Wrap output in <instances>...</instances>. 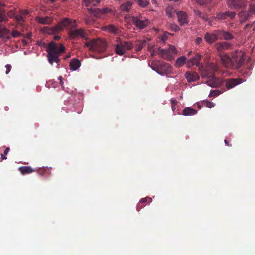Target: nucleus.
I'll return each mask as SVG.
<instances>
[{"instance_id": "2eb2a0df", "label": "nucleus", "mask_w": 255, "mask_h": 255, "mask_svg": "<svg viewBox=\"0 0 255 255\" xmlns=\"http://www.w3.org/2000/svg\"><path fill=\"white\" fill-rule=\"evenodd\" d=\"M177 15L178 17V21L180 26H183L188 23V16L185 12L181 11L177 12Z\"/></svg>"}, {"instance_id": "cd10ccee", "label": "nucleus", "mask_w": 255, "mask_h": 255, "mask_svg": "<svg viewBox=\"0 0 255 255\" xmlns=\"http://www.w3.org/2000/svg\"><path fill=\"white\" fill-rule=\"evenodd\" d=\"M36 20L38 23L42 24H50L52 22V19L49 17H37Z\"/></svg>"}, {"instance_id": "f3484780", "label": "nucleus", "mask_w": 255, "mask_h": 255, "mask_svg": "<svg viewBox=\"0 0 255 255\" xmlns=\"http://www.w3.org/2000/svg\"><path fill=\"white\" fill-rule=\"evenodd\" d=\"M4 2L5 0H0V23L6 22L8 20L5 11L2 10V8L5 6Z\"/></svg>"}, {"instance_id": "338daca9", "label": "nucleus", "mask_w": 255, "mask_h": 255, "mask_svg": "<svg viewBox=\"0 0 255 255\" xmlns=\"http://www.w3.org/2000/svg\"><path fill=\"white\" fill-rule=\"evenodd\" d=\"M253 30L254 31H255V22H254V27H253Z\"/></svg>"}, {"instance_id": "393cba45", "label": "nucleus", "mask_w": 255, "mask_h": 255, "mask_svg": "<svg viewBox=\"0 0 255 255\" xmlns=\"http://www.w3.org/2000/svg\"><path fill=\"white\" fill-rule=\"evenodd\" d=\"M100 2V0H82L83 6L89 7L90 6H96Z\"/></svg>"}, {"instance_id": "f8f14e48", "label": "nucleus", "mask_w": 255, "mask_h": 255, "mask_svg": "<svg viewBox=\"0 0 255 255\" xmlns=\"http://www.w3.org/2000/svg\"><path fill=\"white\" fill-rule=\"evenodd\" d=\"M228 6L233 9H239L245 7L247 4L244 0H228Z\"/></svg>"}, {"instance_id": "58836bf2", "label": "nucleus", "mask_w": 255, "mask_h": 255, "mask_svg": "<svg viewBox=\"0 0 255 255\" xmlns=\"http://www.w3.org/2000/svg\"><path fill=\"white\" fill-rule=\"evenodd\" d=\"M160 61H157V62H151V65H150V67L151 68L155 70V71H156L157 73H158V69H159V67H158V65H159V62Z\"/></svg>"}, {"instance_id": "09e8293b", "label": "nucleus", "mask_w": 255, "mask_h": 255, "mask_svg": "<svg viewBox=\"0 0 255 255\" xmlns=\"http://www.w3.org/2000/svg\"><path fill=\"white\" fill-rule=\"evenodd\" d=\"M202 41L203 40H202V38H201V37H197L196 39L195 43H196V44L199 45V44H200L202 42Z\"/></svg>"}, {"instance_id": "c03bdc74", "label": "nucleus", "mask_w": 255, "mask_h": 255, "mask_svg": "<svg viewBox=\"0 0 255 255\" xmlns=\"http://www.w3.org/2000/svg\"><path fill=\"white\" fill-rule=\"evenodd\" d=\"M148 200L149 202H151L152 200V198L150 197L143 198L140 200L139 203H141V204L145 203L147 202Z\"/></svg>"}, {"instance_id": "774afa93", "label": "nucleus", "mask_w": 255, "mask_h": 255, "mask_svg": "<svg viewBox=\"0 0 255 255\" xmlns=\"http://www.w3.org/2000/svg\"><path fill=\"white\" fill-rule=\"evenodd\" d=\"M191 53H192V51H190V52L188 53V55H190L191 54Z\"/></svg>"}, {"instance_id": "473e14b6", "label": "nucleus", "mask_w": 255, "mask_h": 255, "mask_svg": "<svg viewBox=\"0 0 255 255\" xmlns=\"http://www.w3.org/2000/svg\"><path fill=\"white\" fill-rule=\"evenodd\" d=\"M194 13L196 15L204 20H208V16L206 14L201 12L200 10H195Z\"/></svg>"}, {"instance_id": "9b49d317", "label": "nucleus", "mask_w": 255, "mask_h": 255, "mask_svg": "<svg viewBox=\"0 0 255 255\" xmlns=\"http://www.w3.org/2000/svg\"><path fill=\"white\" fill-rule=\"evenodd\" d=\"M207 43L211 44L219 39V30H214L212 32H207L204 36Z\"/></svg>"}, {"instance_id": "680f3d73", "label": "nucleus", "mask_w": 255, "mask_h": 255, "mask_svg": "<svg viewBox=\"0 0 255 255\" xmlns=\"http://www.w3.org/2000/svg\"><path fill=\"white\" fill-rule=\"evenodd\" d=\"M206 21L208 22L209 25H210V26L212 25V21L210 18H208V20H206Z\"/></svg>"}, {"instance_id": "9d476101", "label": "nucleus", "mask_w": 255, "mask_h": 255, "mask_svg": "<svg viewBox=\"0 0 255 255\" xmlns=\"http://www.w3.org/2000/svg\"><path fill=\"white\" fill-rule=\"evenodd\" d=\"M158 67L159 69H158V73L161 75H167L172 72V67L168 63L160 61L159 62Z\"/></svg>"}, {"instance_id": "4c0bfd02", "label": "nucleus", "mask_w": 255, "mask_h": 255, "mask_svg": "<svg viewBox=\"0 0 255 255\" xmlns=\"http://www.w3.org/2000/svg\"><path fill=\"white\" fill-rule=\"evenodd\" d=\"M169 35H173V34L170 33L168 32H165L161 36L160 39L162 41L164 42L167 40V38Z\"/></svg>"}, {"instance_id": "f704fd0d", "label": "nucleus", "mask_w": 255, "mask_h": 255, "mask_svg": "<svg viewBox=\"0 0 255 255\" xmlns=\"http://www.w3.org/2000/svg\"><path fill=\"white\" fill-rule=\"evenodd\" d=\"M126 50H130L133 47V44L130 41L122 42Z\"/></svg>"}, {"instance_id": "c9c22d12", "label": "nucleus", "mask_w": 255, "mask_h": 255, "mask_svg": "<svg viewBox=\"0 0 255 255\" xmlns=\"http://www.w3.org/2000/svg\"><path fill=\"white\" fill-rule=\"evenodd\" d=\"M9 33V30L6 28L0 29V38L6 37Z\"/></svg>"}, {"instance_id": "7ed1b4c3", "label": "nucleus", "mask_w": 255, "mask_h": 255, "mask_svg": "<svg viewBox=\"0 0 255 255\" xmlns=\"http://www.w3.org/2000/svg\"><path fill=\"white\" fill-rule=\"evenodd\" d=\"M85 46L88 47L91 51L102 53L106 50L107 44L105 40L98 38L86 42Z\"/></svg>"}, {"instance_id": "c756f323", "label": "nucleus", "mask_w": 255, "mask_h": 255, "mask_svg": "<svg viewBox=\"0 0 255 255\" xmlns=\"http://www.w3.org/2000/svg\"><path fill=\"white\" fill-rule=\"evenodd\" d=\"M166 13L169 17H174V13H177L176 10L171 6L167 7L165 10Z\"/></svg>"}, {"instance_id": "ddd939ff", "label": "nucleus", "mask_w": 255, "mask_h": 255, "mask_svg": "<svg viewBox=\"0 0 255 255\" xmlns=\"http://www.w3.org/2000/svg\"><path fill=\"white\" fill-rule=\"evenodd\" d=\"M202 56L199 54L196 53V55L189 59L187 62V66L188 68L191 67L193 65H196L198 67H201L200 61L201 60Z\"/></svg>"}, {"instance_id": "5fc2aeb1", "label": "nucleus", "mask_w": 255, "mask_h": 255, "mask_svg": "<svg viewBox=\"0 0 255 255\" xmlns=\"http://www.w3.org/2000/svg\"><path fill=\"white\" fill-rule=\"evenodd\" d=\"M9 150H10V149L9 147H6L4 151V154L7 155L8 154V153L9 152Z\"/></svg>"}, {"instance_id": "a19ab883", "label": "nucleus", "mask_w": 255, "mask_h": 255, "mask_svg": "<svg viewBox=\"0 0 255 255\" xmlns=\"http://www.w3.org/2000/svg\"><path fill=\"white\" fill-rule=\"evenodd\" d=\"M169 29L175 32H177L180 30V28L175 24H171L169 26Z\"/></svg>"}, {"instance_id": "c85d7f7f", "label": "nucleus", "mask_w": 255, "mask_h": 255, "mask_svg": "<svg viewBox=\"0 0 255 255\" xmlns=\"http://www.w3.org/2000/svg\"><path fill=\"white\" fill-rule=\"evenodd\" d=\"M104 30L114 34H117L118 31V28L113 24H110L104 26Z\"/></svg>"}, {"instance_id": "864d4df0", "label": "nucleus", "mask_w": 255, "mask_h": 255, "mask_svg": "<svg viewBox=\"0 0 255 255\" xmlns=\"http://www.w3.org/2000/svg\"><path fill=\"white\" fill-rule=\"evenodd\" d=\"M87 9L91 13H94L96 10V9L94 8H87Z\"/></svg>"}, {"instance_id": "de8ad7c7", "label": "nucleus", "mask_w": 255, "mask_h": 255, "mask_svg": "<svg viewBox=\"0 0 255 255\" xmlns=\"http://www.w3.org/2000/svg\"><path fill=\"white\" fill-rule=\"evenodd\" d=\"M5 67H6V69L5 73H6V74H8L10 72V71L11 70V66L10 64H7V65H5Z\"/></svg>"}, {"instance_id": "dca6fc26", "label": "nucleus", "mask_w": 255, "mask_h": 255, "mask_svg": "<svg viewBox=\"0 0 255 255\" xmlns=\"http://www.w3.org/2000/svg\"><path fill=\"white\" fill-rule=\"evenodd\" d=\"M185 77L188 82H194L199 79V75L195 72L187 71Z\"/></svg>"}, {"instance_id": "13d9d810", "label": "nucleus", "mask_w": 255, "mask_h": 255, "mask_svg": "<svg viewBox=\"0 0 255 255\" xmlns=\"http://www.w3.org/2000/svg\"><path fill=\"white\" fill-rule=\"evenodd\" d=\"M1 160H5L7 159V157L5 156V155L1 154Z\"/></svg>"}, {"instance_id": "a211bd4d", "label": "nucleus", "mask_w": 255, "mask_h": 255, "mask_svg": "<svg viewBox=\"0 0 255 255\" xmlns=\"http://www.w3.org/2000/svg\"><path fill=\"white\" fill-rule=\"evenodd\" d=\"M219 39L229 40L232 39L234 36L230 32L219 30Z\"/></svg>"}, {"instance_id": "49530a36", "label": "nucleus", "mask_w": 255, "mask_h": 255, "mask_svg": "<svg viewBox=\"0 0 255 255\" xmlns=\"http://www.w3.org/2000/svg\"><path fill=\"white\" fill-rule=\"evenodd\" d=\"M7 16L10 18H14L15 17L16 14L12 10H10L7 13Z\"/></svg>"}, {"instance_id": "aec40b11", "label": "nucleus", "mask_w": 255, "mask_h": 255, "mask_svg": "<svg viewBox=\"0 0 255 255\" xmlns=\"http://www.w3.org/2000/svg\"><path fill=\"white\" fill-rule=\"evenodd\" d=\"M70 69L72 71L77 70L81 66V62L77 58L72 59L69 63Z\"/></svg>"}, {"instance_id": "603ef678", "label": "nucleus", "mask_w": 255, "mask_h": 255, "mask_svg": "<svg viewBox=\"0 0 255 255\" xmlns=\"http://www.w3.org/2000/svg\"><path fill=\"white\" fill-rule=\"evenodd\" d=\"M171 105H177V101L176 100L173 99L171 101Z\"/></svg>"}, {"instance_id": "8fccbe9b", "label": "nucleus", "mask_w": 255, "mask_h": 255, "mask_svg": "<svg viewBox=\"0 0 255 255\" xmlns=\"http://www.w3.org/2000/svg\"><path fill=\"white\" fill-rule=\"evenodd\" d=\"M198 4L203 5H204V0H194Z\"/></svg>"}, {"instance_id": "6ab92c4d", "label": "nucleus", "mask_w": 255, "mask_h": 255, "mask_svg": "<svg viewBox=\"0 0 255 255\" xmlns=\"http://www.w3.org/2000/svg\"><path fill=\"white\" fill-rule=\"evenodd\" d=\"M60 55L53 54L51 53H47V58L49 62L52 65L54 62L59 63L60 59L59 58Z\"/></svg>"}, {"instance_id": "e2e57ef3", "label": "nucleus", "mask_w": 255, "mask_h": 255, "mask_svg": "<svg viewBox=\"0 0 255 255\" xmlns=\"http://www.w3.org/2000/svg\"><path fill=\"white\" fill-rule=\"evenodd\" d=\"M224 142H225V143L226 145H227V146H231V145L229 144V142L227 140H225Z\"/></svg>"}, {"instance_id": "5701e85b", "label": "nucleus", "mask_w": 255, "mask_h": 255, "mask_svg": "<svg viewBox=\"0 0 255 255\" xmlns=\"http://www.w3.org/2000/svg\"><path fill=\"white\" fill-rule=\"evenodd\" d=\"M18 170L22 175L30 174L36 171L35 169L30 166H21L19 168Z\"/></svg>"}, {"instance_id": "3c124183", "label": "nucleus", "mask_w": 255, "mask_h": 255, "mask_svg": "<svg viewBox=\"0 0 255 255\" xmlns=\"http://www.w3.org/2000/svg\"><path fill=\"white\" fill-rule=\"evenodd\" d=\"M143 207H144V206L142 205V204H141V203L139 202L137 205V207H136L137 210L138 211H140Z\"/></svg>"}, {"instance_id": "0eeeda50", "label": "nucleus", "mask_w": 255, "mask_h": 255, "mask_svg": "<svg viewBox=\"0 0 255 255\" xmlns=\"http://www.w3.org/2000/svg\"><path fill=\"white\" fill-rule=\"evenodd\" d=\"M243 82L242 78H227L222 81V85L228 90L232 89Z\"/></svg>"}, {"instance_id": "37998d69", "label": "nucleus", "mask_w": 255, "mask_h": 255, "mask_svg": "<svg viewBox=\"0 0 255 255\" xmlns=\"http://www.w3.org/2000/svg\"><path fill=\"white\" fill-rule=\"evenodd\" d=\"M15 20L19 24L22 23L24 21L23 15H16L15 17Z\"/></svg>"}, {"instance_id": "6e6d98bb", "label": "nucleus", "mask_w": 255, "mask_h": 255, "mask_svg": "<svg viewBox=\"0 0 255 255\" xmlns=\"http://www.w3.org/2000/svg\"><path fill=\"white\" fill-rule=\"evenodd\" d=\"M177 105H171L172 110L174 112H176Z\"/></svg>"}, {"instance_id": "bf43d9fd", "label": "nucleus", "mask_w": 255, "mask_h": 255, "mask_svg": "<svg viewBox=\"0 0 255 255\" xmlns=\"http://www.w3.org/2000/svg\"><path fill=\"white\" fill-rule=\"evenodd\" d=\"M212 0H204V4H207L212 1Z\"/></svg>"}, {"instance_id": "423d86ee", "label": "nucleus", "mask_w": 255, "mask_h": 255, "mask_svg": "<svg viewBox=\"0 0 255 255\" xmlns=\"http://www.w3.org/2000/svg\"><path fill=\"white\" fill-rule=\"evenodd\" d=\"M132 21L136 27L139 29L145 28L150 23L149 19L144 18L141 15L132 17Z\"/></svg>"}, {"instance_id": "72a5a7b5", "label": "nucleus", "mask_w": 255, "mask_h": 255, "mask_svg": "<svg viewBox=\"0 0 255 255\" xmlns=\"http://www.w3.org/2000/svg\"><path fill=\"white\" fill-rule=\"evenodd\" d=\"M248 9L250 13L255 15V1L251 0L249 2Z\"/></svg>"}, {"instance_id": "412c9836", "label": "nucleus", "mask_w": 255, "mask_h": 255, "mask_svg": "<svg viewBox=\"0 0 255 255\" xmlns=\"http://www.w3.org/2000/svg\"><path fill=\"white\" fill-rule=\"evenodd\" d=\"M126 51L122 42H120L116 45L115 52L117 55H123L126 53Z\"/></svg>"}, {"instance_id": "ea45409f", "label": "nucleus", "mask_w": 255, "mask_h": 255, "mask_svg": "<svg viewBox=\"0 0 255 255\" xmlns=\"http://www.w3.org/2000/svg\"><path fill=\"white\" fill-rule=\"evenodd\" d=\"M202 105L210 108H212L215 106V104L213 102L207 100L204 101L202 102Z\"/></svg>"}, {"instance_id": "a878e982", "label": "nucleus", "mask_w": 255, "mask_h": 255, "mask_svg": "<svg viewBox=\"0 0 255 255\" xmlns=\"http://www.w3.org/2000/svg\"><path fill=\"white\" fill-rule=\"evenodd\" d=\"M132 6V3L131 1H128L122 4L120 8L123 12H128L131 9Z\"/></svg>"}, {"instance_id": "2f4dec72", "label": "nucleus", "mask_w": 255, "mask_h": 255, "mask_svg": "<svg viewBox=\"0 0 255 255\" xmlns=\"http://www.w3.org/2000/svg\"><path fill=\"white\" fill-rule=\"evenodd\" d=\"M186 61V58L185 56H181L176 60L175 65L177 67H180L185 63Z\"/></svg>"}, {"instance_id": "69168bd1", "label": "nucleus", "mask_w": 255, "mask_h": 255, "mask_svg": "<svg viewBox=\"0 0 255 255\" xmlns=\"http://www.w3.org/2000/svg\"><path fill=\"white\" fill-rule=\"evenodd\" d=\"M70 57H71V55L69 54L67 55H66V56L64 58V59L65 60H66L67 59L69 58Z\"/></svg>"}, {"instance_id": "79ce46f5", "label": "nucleus", "mask_w": 255, "mask_h": 255, "mask_svg": "<svg viewBox=\"0 0 255 255\" xmlns=\"http://www.w3.org/2000/svg\"><path fill=\"white\" fill-rule=\"evenodd\" d=\"M220 94H221V92L219 90H215L211 91L210 92V93L209 96V97L217 96L219 95Z\"/></svg>"}, {"instance_id": "6e6552de", "label": "nucleus", "mask_w": 255, "mask_h": 255, "mask_svg": "<svg viewBox=\"0 0 255 255\" xmlns=\"http://www.w3.org/2000/svg\"><path fill=\"white\" fill-rule=\"evenodd\" d=\"M46 51L47 53L60 55L64 52L65 47L62 44H60L58 47L55 42L51 41L48 44Z\"/></svg>"}, {"instance_id": "4d7b16f0", "label": "nucleus", "mask_w": 255, "mask_h": 255, "mask_svg": "<svg viewBox=\"0 0 255 255\" xmlns=\"http://www.w3.org/2000/svg\"><path fill=\"white\" fill-rule=\"evenodd\" d=\"M253 25L254 26V23L253 24H247L245 25V29H247L248 28H250L252 27V26Z\"/></svg>"}, {"instance_id": "0e129e2a", "label": "nucleus", "mask_w": 255, "mask_h": 255, "mask_svg": "<svg viewBox=\"0 0 255 255\" xmlns=\"http://www.w3.org/2000/svg\"><path fill=\"white\" fill-rule=\"evenodd\" d=\"M60 38V37L59 36H54V39L55 40H58Z\"/></svg>"}, {"instance_id": "39448f33", "label": "nucleus", "mask_w": 255, "mask_h": 255, "mask_svg": "<svg viewBox=\"0 0 255 255\" xmlns=\"http://www.w3.org/2000/svg\"><path fill=\"white\" fill-rule=\"evenodd\" d=\"M217 65L213 63L207 64L205 67L202 65L199 67L202 77L214 76V73L217 71Z\"/></svg>"}, {"instance_id": "052dcab7", "label": "nucleus", "mask_w": 255, "mask_h": 255, "mask_svg": "<svg viewBox=\"0 0 255 255\" xmlns=\"http://www.w3.org/2000/svg\"><path fill=\"white\" fill-rule=\"evenodd\" d=\"M58 79L60 80V83L61 85L63 84V82L62 81V77L61 76H60Z\"/></svg>"}, {"instance_id": "7c9ffc66", "label": "nucleus", "mask_w": 255, "mask_h": 255, "mask_svg": "<svg viewBox=\"0 0 255 255\" xmlns=\"http://www.w3.org/2000/svg\"><path fill=\"white\" fill-rule=\"evenodd\" d=\"M146 45V42L145 40L138 41L135 44V49L136 51H140Z\"/></svg>"}, {"instance_id": "f257e3e1", "label": "nucleus", "mask_w": 255, "mask_h": 255, "mask_svg": "<svg viewBox=\"0 0 255 255\" xmlns=\"http://www.w3.org/2000/svg\"><path fill=\"white\" fill-rule=\"evenodd\" d=\"M77 27L76 21H72L70 19L65 18L57 25L50 28L45 27L46 32L49 34H56L61 31H62L65 28H67V31L69 37L71 39H75L78 37H81L87 39L86 33L84 30L81 28L74 30Z\"/></svg>"}, {"instance_id": "20e7f679", "label": "nucleus", "mask_w": 255, "mask_h": 255, "mask_svg": "<svg viewBox=\"0 0 255 255\" xmlns=\"http://www.w3.org/2000/svg\"><path fill=\"white\" fill-rule=\"evenodd\" d=\"M177 52V51L175 47L173 45H169L168 49H162L159 47L157 51V54L160 57L168 61L172 60Z\"/></svg>"}, {"instance_id": "a18cd8bd", "label": "nucleus", "mask_w": 255, "mask_h": 255, "mask_svg": "<svg viewBox=\"0 0 255 255\" xmlns=\"http://www.w3.org/2000/svg\"><path fill=\"white\" fill-rule=\"evenodd\" d=\"M20 33L17 31V30H13L12 33H11V35L12 36V37L15 38V37H18L19 36H20Z\"/></svg>"}, {"instance_id": "e433bc0d", "label": "nucleus", "mask_w": 255, "mask_h": 255, "mask_svg": "<svg viewBox=\"0 0 255 255\" xmlns=\"http://www.w3.org/2000/svg\"><path fill=\"white\" fill-rule=\"evenodd\" d=\"M136 2L140 7L143 8L146 7L149 4V1L146 0H137Z\"/></svg>"}, {"instance_id": "f03ea898", "label": "nucleus", "mask_w": 255, "mask_h": 255, "mask_svg": "<svg viewBox=\"0 0 255 255\" xmlns=\"http://www.w3.org/2000/svg\"><path fill=\"white\" fill-rule=\"evenodd\" d=\"M222 64L226 67L240 68L245 61V58L242 54H234L232 58L227 55L220 56Z\"/></svg>"}, {"instance_id": "1a4fd4ad", "label": "nucleus", "mask_w": 255, "mask_h": 255, "mask_svg": "<svg viewBox=\"0 0 255 255\" xmlns=\"http://www.w3.org/2000/svg\"><path fill=\"white\" fill-rule=\"evenodd\" d=\"M236 12L232 11H226L225 12H219L216 14V16L213 18L215 20H227L233 19L236 16Z\"/></svg>"}, {"instance_id": "4468645a", "label": "nucleus", "mask_w": 255, "mask_h": 255, "mask_svg": "<svg viewBox=\"0 0 255 255\" xmlns=\"http://www.w3.org/2000/svg\"><path fill=\"white\" fill-rule=\"evenodd\" d=\"M252 14L249 11H242L238 13V17L240 23H243L249 21L252 17Z\"/></svg>"}, {"instance_id": "b1692460", "label": "nucleus", "mask_w": 255, "mask_h": 255, "mask_svg": "<svg viewBox=\"0 0 255 255\" xmlns=\"http://www.w3.org/2000/svg\"><path fill=\"white\" fill-rule=\"evenodd\" d=\"M207 78L205 83L210 87H216L217 85V79L215 76H211L209 77H205Z\"/></svg>"}, {"instance_id": "bb28decb", "label": "nucleus", "mask_w": 255, "mask_h": 255, "mask_svg": "<svg viewBox=\"0 0 255 255\" xmlns=\"http://www.w3.org/2000/svg\"><path fill=\"white\" fill-rule=\"evenodd\" d=\"M197 111L191 107H186L183 110L184 116H192L197 114Z\"/></svg>"}, {"instance_id": "4be33fe9", "label": "nucleus", "mask_w": 255, "mask_h": 255, "mask_svg": "<svg viewBox=\"0 0 255 255\" xmlns=\"http://www.w3.org/2000/svg\"><path fill=\"white\" fill-rule=\"evenodd\" d=\"M230 46V44L226 42H218L215 44L216 48L218 51L227 50Z\"/></svg>"}]
</instances>
